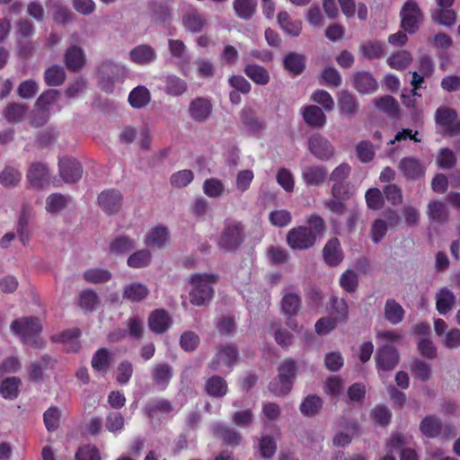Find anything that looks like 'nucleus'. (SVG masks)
Instances as JSON below:
<instances>
[{
	"mask_svg": "<svg viewBox=\"0 0 460 460\" xmlns=\"http://www.w3.org/2000/svg\"><path fill=\"white\" fill-rule=\"evenodd\" d=\"M10 328L13 333L20 336L23 343L38 349L43 347L44 342L39 337L42 331L39 318L29 316L16 319L12 323Z\"/></svg>",
	"mask_w": 460,
	"mask_h": 460,
	"instance_id": "nucleus-1",
	"label": "nucleus"
},
{
	"mask_svg": "<svg viewBox=\"0 0 460 460\" xmlns=\"http://www.w3.org/2000/svg\"><path fill=\"white\" fill-rule=\"evenodd\" d=\"M218 276L215 274H194L190 278L192 289L190 291V301L196 306H202L210 302L214 295L212 283L217 282Z\"/></svg>",
	"mask_w": 460,
	"mask_h": 460,
	"instance_id": "nucleus-2",
	"label": "nucleus"
},
{
	"mask_svg": "<svg viewBox=\"0 0 460 460\" xmlns=\"http://www.w3.org/2000/svg\"><path fill=\"white\" fill-rule=\"evenodd\" d=\"M244 226L239 221H229L225 224L218 239L217 245L224 252L236 251L244 242Z\"/></svg>",
	"mask_w": 460,
	"mask_h": 460,
	"instance_id": "nucleus-3",
	"label": "nucleus"
},
{
	"mask_svg": "<svg viewBox=\"0 0 460 460\" xmlns=\"http://www.w3.org/2000/svg\"><path fill=\"white\" fill-rule=\"evenodd\" d=\"M420 430L427 438L449 439L456 435L455 428L449 423L443 424L437 415L425 416L420 422Z\"/></svg>",
	"mask_w": 460,
	"mask_h": 460,
	"instance_id": "nucleus-4",
	"label": "nucleus"
},
{
	"mask_svg": "<svg viewBox=\"0 0 460 460\" xmlns=\"http://www.w3.org/2000/svg\"><path fill=\"white\" fill-rule=\"evenodd\" d=\"M401 28L410 34L415 33L423 22L424 15L414 0H407L400 12Z\"/></svg>",
	"mask_w": 460,
	"mask_h": 460,
	"instance_id": "nucleus-5",
	"label": "nucleus"
},
{
	"mask_svg": "<svg viewBox=\"0 0 460 460\" xmlns=\"http://www.w3.org/2000/svg\"><path fill=\"white\" fill-rule=\"evenodd\" d=\"M287 243L292 250L305 251L316 243V239L305 226L291 228L287 234Z\"/></svg>",
	"mask_w": 460,
	"mask_h": 460,
	"instance_id": "nucleus-6",
	"label": "nucleus"
},
{
	"mask_svg": "<svg viewBox=\"0 0 460 460\" xmlns=\"http://www.w3.org/2000/svg\"><path fill=\"white\" fill-rule=\"evenodd\" d=\"M26 180L29 186L35 190H42L50 181V172L46 164L32 163L26 172Z\"/></svg>",
	"mask_w": 460,
	"mask_h": 460,
	"instance_id": "nucleus-7",
	"label": "nucleus"
},
{
	"mask_svg": "<svg viewBox=\"0 0 460 460\" xmlns=\"http://www.w3.org/2000/svg\"><path fill=\"white\" fill-rule=\"evenodd\" d=\"M308 149L312 155L322 161L332 159L335 154L334 146L321 134H314L309 137Z\"/></svg>",
	"mask_w": 460,
	"mask_h": 460,
	"instance_id": "nucleus-8",
	"label": "nucleus"
},
{
	"mask_svg": "<svg viewBox=\"0 0 460 460\" xmlns=\"http://www.w3.org/2000/svg\"><path fill=\"white\" fill-rule=\"evenodd\" d=\"M238 355V349L234 344L220 346L208 367L214 371L218 370L221 366L231 367L237 360Z\"/></svg>",
	"mask_w": 460,
	"mask_h": 460,
	"instance_id": "nucleus-9",
	"label": "nucleus"
},
{
	"mask_svg": "<svg viewBox=\"0 0 460 460\" xmlns=\"http://www.w3.org/2000/svg\"><path fill=\"white\" fill-rule=\"evenodd\" d=\"M376 361L378 371H391L399 362L398 351L394 346H382L376 351Z\"/></svg>",
	"mask_w": 460,
	"mask_h": 460,
	"instance_id": "nucleus-10",
	"label": "nucleus"
},
{
	"mask_svg": "<svg viewBox=\"0 0 460 460\" xmlns=\"http://www.w3.org/2000/svg\"><path fill=\"white\" fill-rule=\"evenodd\" d=\"M59 174L66 183L78 181L83 175V166L75 159L63 158L58 163Z\"/></svg>",
	"mask_w": 460,
	"mask_h": 460,
	"instance_id": "nucleus-11",
	"label": "nucleus"
},
{
	"mask_svg": "<svg viewBox=\"0 0 460 460\" xmlns=\"http://www.w3.org/2000/svg\"><path fill=\"white\" fill-rule=\"evenodd\" d=\"M122 202L120 191L111 189L101 192L98 196V204L108 215L116 214L119 211Z\"/></svg>",
	"mask_w": 460,
	"mask_h": 460,
	"instance_id": "nucleus-12",
	"label": "nucleus"
},
{
	"mask_svg": "<svg viewBox=\"0 0 460 460\" xmlns=\"http://www.w3.org/2000/svg\"><path fill=\"white\" fill-rule=\"evenodd\" d=\"M398 169L408 180L416 181L425 174V167L421 162L412 156L403 157L398 163Z\"/></svg>",
	"mask_w": 460,
	"mask_h": 460,
	"instance_id": "nucleus-13",
	"label": "nucleus"
},
{
	"mask_svg": "<svg viewBox=\"0 0 460 460\" xmlns=\"http://www.w3.org/2000/svg\"><path fill=\"white\" fill-rule=\"evenodd\" d=\"M190 117L196 122H204L211 115L212 104L208 98L197 97L189 105Z\"/></svg>",
	"mask_w": 460,
	"mask_h": 460,
	"instance_id": "nucleus-14",
	"label": "nucleus"
},
{
	"mask_svg": "<svg viewBox=\"0 0 460 460\" xmlns=\"http://www.w3.org/2000/svg\"><path fill=\"white\" fill-rule=\"evenodd\" d=\"M328 171L323 165H306L302 168V180L306 186L318 187L324 183Z\"/></svg>",
	"mask_w": 460,
	"mask_h": 460,
	"instance_id": "nucleus-15",
	"label": "nucleus"
},
{
	"mask_svg": "<svg viewBox=\"0 0 460 460\" xmlns=\"http://www.w3.org/2000/svg\"><path fill=\"white\" fill-rule=\"evenodd\" d=\"M351 84L362 94H371L376 91L378 84L371 73L367 71L356 72L352 75Z\"/></svg>",
	"mask_w": 460,
	"mask_h": 460,
	"instance_id": "nucleus-16",
	"label": "nucleus"
},
{
	"mask_svg": "<svg viewBox=\"0 0 460 460\" xmlns=\"http://www.w3.org/2000/svg\"><path fill=\"white\" fill-rule=\"evenodd\" d=\"M426 214L431 223L445 224L449 218V208L444 201L434 199L428 202Z\"/></svg>",
	"mask_w": 460,
	"mask_h": 460,
	"instance_id": "nucleus-17",
	"label": "nucleus"
},
{
	"mask_svg": "<svg viewBox=\"0 0 460 460\" xmlns=\"http://www.w3.org/2000/svg\"><path fill=\"white\" fill-rule=\"evenodd\" d=\"M324 262L330 267H336L343 261V252L338 238L330 239L323 249Z\"/></svg>",
	"mask_w": 460,
	"mask_h": 460,
	"instance_id": "nucleus-18",
	"label": "nucleus"
},
{
	"mask_svg": "<svg viewBox=\"0 0 460 460\" xmlns=\"http://www.w3.org/2000/svg\"><path fill=\"white\" fill-rule=\"evenodd\" d=\"M66 66L74 72L80 71L86 63V57L84 49L78 46H70L64 54Z\"/></svg>",
	"mask_w": 460,
	"mask_h": 460,
	"instance_id": "nucleus-19",
	"label": "nucleus"
},
{
	"mask_svg": "<svg viewBox=\"0 0 460 460\" xmlns=\"http://www.w3.org/2000/svg\"><path fill=\"white\" fill-rule=\"evenodd\" d=\"M157 58L155 49L148 44H140L129 52V58L139 66H146L154 62Z\"/></svg>",
	"mask_w": 460,
	"mask_h": 460,
	"instance_id": "nucleus-20",
	"label": "nucleus"
},
{
	"mask_svg": "<svg viewBox=\"0 0 460 460\" xmlns=\"http://www.w3.org/2000/svg\"><path fill=\"white\" fill-rule=\"evenodd\" d=\"M172 325V319L164 309L153 311L148 317L149 329L155 333L165 332Z\"/></svg>",
	"mask_w": 460,
	"mask_h": 460,
	"instance_id": "nucleus-21",
	"label": "nucleus"
},
{
	"mask_svg": "<svg viewBox=\"0 0 460 460\" xmlns=\"http://www.w3.org/2000/svg\"><path fill=\"white\" fill-rule=\"evenodd\" d=\"M182 25L187 31L200 32L207 25V20L196 9H190L182 15Z\"/></svg>",
	"mask_w": 460,
	"mask_h": 460,
	"instance_id": "nucleus-22",
	"label": "nucleus"
},
{
	"mask_svg": "<svg viewBox=\"0 0 460 460\" xmlns=\"http://www.w3.org/2000/svg\"><path fill=\"white\" fill-rule=\"evenodd\" d=\"M305 122L311 128H322L326 124V116L323 111L316 105L305 106L302 109Z\"/></svg>",
	"mask_w": 460,
	"mask_h": 460,
	"instance_id": "nucleus-23",
	"label": "nucleus"
},
{
	"mask_svg": "<svg viewBox=\"0 0 460 460\" xmlns=\"http://www.w3.org/2000/svg\"><path fill=\"white\" fill-rule=\"evenodd\" d=\"M148 294L149 289L145 284L135 281L123 287L122 298L131 303H139L146 299Z\"/></svg>",
	"mask_w": 460,
	"mask_h": 460,
	"instance_id": "nucleus-24",
	"label": "nucleus"
},
{
	"mask_svg": "<svg viewBox=\"0 0 460 460\" xmlns=\"http://www.w3.org/2000/svg\"><path fill=\"white\" fill-rule=\"evenodd\" d=\"M170 233L165 226H156L145 236L144 243L150 248H162L169 243Z\"/></svg>",
	"mask_w": 460,
	"mask_h": 460,
	"instance_id": "nucleus-25",
	"label": "nucleus"
},
{
	"mask_svg": "<svg viewBox=\"0 0 460 460\" xmlns=\"http://www.w3.org/2000/svg\"><path fill=\"white\" fill-rule=\"evenodd\" d=\"M277 22L281 30L291 37H298L302 31V22L291 19L287 11H280L278 13Z\"/></svg>",
	"mask_w": 460,
	"mask_h": 460,
	"instance_id": "nucleus-26",
	"label": "nucleus"
},
{
	"mask_svg": "<svg viewBox=\"0 0 460 460\" xmlns=\"http://www.w3.org/2000/svg\"><path fill=\"white\" fill-rule=\"evenodd\" d=\"M340 111L345 117H354L359 109L356 97L348 91H342L338 97Z\"/></svg>",
	"mask_w": 460,
	"mask_h": 460,
	"instance_id": "nucleus-27",
	"label": "nucleus"
},
{
	"mask_svg": "<svg viewBox=\"0 0 460 460\" xmlns=\"http://www.w3.org/2000/svg\"><path fill=\"white\" fill-rule=\"evenodd\" d=\"M173 411V406L166 399L154 398L149 400L144 407L145 413L153 419L158 414H168Z\"/></svg>",
	"mask_w": 460,
	"mask_h": 460,
	"instance_id": "nucleus-28",
	"label": "nucleus"
},
{
	"mask_svg": "<svg viewBox=\"0 0 460 460\" xmlns=\"http://www.w3.org/2000/svg\"><path fill=\"white\" fill-rule=\"evenodd\" d=\"M55 360L48 355L42 356L39 360L31 363L29 368V376L31 380L40 381L44 377V373L54 367Z\"/></svg>",
	"mask_w": 460,
	"mask_h": 460,
	"instance_id": "nucleus-29",
	"label": "nucleus"
},
{
	"mask_svg": "<svg viewBox=\"0 0 460 460\" xmlns=\"http://www.w3.org/2000/svg\"><path fill=\"white\" fill-rule=\"evenodd\" d=\"M173 375L172 367L167 363H160L155 366L152 371V379L156 386L165 389Z\"/></svg>",
	"mask_w": 460,
	"mask_h": 460,
	"instance_id": "nucleus-30",
	"label": "nucleus"
},
{
	"mask_svg": "<svg viewBox=\"0 0 460 460\" xmlns=\"http://www.w3.org/2000/svg\"><path fill=\"white\" fill-rule=\"evenodd\" d=\"M166 94L178 97L183 95L188 90L187 82L175 75H168L164 79Z\"/></svg>",
	"mask_w": 460,
	"mask_h": 460,
	"instance_id": "nucleus-31",
	"label": "nucleus"
},
{
	"mask_svg": "<svg viewBox=\"0 0 460 460\" xmlns=\"http://www.w3.org/2000/svg\"><path fill=\"white\" fill-rule=\"evenodd\" d=\"M284 68L293 75L302 74L305 67V57L296 52H288L283 59Z\"/></svg>",
	"mask_w": 460,
	"mask_h": 460,
	"instance_id": "nucleus-32",
	"label": "nucleus"
},
{
	"mask_svg": "<svg viewBox=\"0 0 460 460\" xmlns=\"http://www.w3.org/2000/svg\"><path fill=\"white\" fill-rule=\"evenodd\" d=\"M258 0H234L233 8L235 15L243 21H249L255 14Z\"/></svg>",
	"mask_w": 460,
	"mask_h": 460,
	"instance_id": "nucleus-33",
	"label": "nucleus"
},
{
	"mask_svg": "<svg viewBox=\"0 0 460 460\" xmlns=\"http://www.w3.org/2000/svg\"><path fill=\"white\" fill-rule=\"evenodd\" d=\"M456 304V296L447 288H440L436 294V308L440 314H447Z\"/></svg>",
	"mask_w": 460,
	"mask_h": 460,
	"instance_id": "nucleus-34",
	"label": "nucleus"
},
{
	"mask_svg": "<svg viewBox=\"0 0 460 460\" xmlns=\"http://www.w3.org/2000/svg\"><path fill=\"white\" fill-rule=\"evenodd\" d=\"M404 314V309L396 300L389 298L385 301L384 315L390 323L394 325L400 323Z\"/></svg>",
	"mask_w": 460,
	"mask_h": 460,
	"instance_id": "nucleus-35",
	"label": "nucleus"
},
{
	"mask_svg": "<svg viewBox=\"0 0 460 460\" xmlns=\"http://www.w3.org/2000/svg\"><path fill=\"white\" fill-rule=\"evenodd\" d=\"M80 336V330L77 328L68 329L63 331L53 339L56 341L64 343L66 349L68 351L76 352L80 349V343L78 338Z\"/></svg>",
	"mask_w": 460,
	"mask_h": 460,
	"instance_id": "nucleus-36",
	"label": "nucleus"
},
{
	"mask_svg": "<svg viewBox=\"0 0 460 460\" xmlns=\"http://www.w3.org/2000/svg\"><path fill=\"white\" fill-rule=\"evenodd\" d=\"M22 180L19 168L7 164L0 172V184L4 188H14Z\"/></svg>",
	"mask_w": 460,
	"mask_h": 460,
	"instance_id": "nucleus-37",
	"label": "nucleus"
},
{
	"mask_svg": "<svg viewBox=\"0 0 460 460\" xmlns=\"http://www.w3.org/2000/svg\"><path fill=\"white\" fill-rule=\"evenodd\" d=\"M244 74L256 84L266 85L270 80V76L266 68L255 64L246 65Z\"/></svg>",
	"mask_w": 460,
	"mask_h": 460,
	"instance_id": "nucleus-38",
	"label": "nucleus"
},
{
	"mask_svg": "<svg viewBox=\"0 0 460 460\" xmlns=\"http://www.w3.org/2000/svg\"><path fill=\"white\" fill-rule=\"evenodd\" d=\"M152 262V253L147 249H140L131 253L127 265L132 269H143L148 267Z\"/></svg>",
	"mask_w": 460,
	"mask_h": 460,
	"instance_id": "nucleus-39",
	"label": "nucleus"
},
{
	"mask_svg": "<svg viewBox=\"0 0 460 460\" xmlns=\"http://www.w3.org/2000/svg\"><path fill=\"white\" fill-rule=\"evenodd\" d=\"M205 390L208 395L219 398L226 394L228 388L223 377L213 376L207 380Z\"/></svg>",
	"mask_w": 460,
	"mask_h": 460,
	"instance_id": "nucleus-40",
	"label": "nucleus"
},
{
	"mask_svg": "<svg viewBox=\"0 0 460 460\" xmlns=\"http://www.w3.org/2000/svg\"><path fill=\"white\" fill-rule=\"evenodd\" d=\"M301 307V298L295 293H288L281 300V310L286 316H296Z\"/></svg>",
	"mask_w": 460,
	"mask_h": 460,
	"instance_id": "nucleus-41",
	"label": "nucleus"
},
{
	"mask_svg": "<svg viewBox=\"0 0 460 460\" xmlns=\"http://www.w3.org/2000/svg\"><path fill=\"white\" fill-rule=\"evenodd\" d=\"M214 432L226 444L232 447L238 446L242 441V436L239 432L223 425L214 426Z\"/></svg>",
	"mask_w": 460,
	"mask_h": 460,
	"instance_id": "nucleus-42",
	"label": "nucleus"
},
{
	"mask_svg": "<svg viewBox=\"0 0 460 460\" xmlns=\"http://www.w3.org/2000/svg\"><path fill=\"white\" fill-rule=\"evenodd\" d=\"M135 247V240L126 235L119 236L110 243L111 252L116 255H124L134 250Z\"/></svg>",
	"mask_w": 460,
	"mask_h": 460,
	"instance_id": "nucleus-43",
	"label": "nucleus"
},
{
	"mask_svg": "<svg viewBox=\"0 0 460 460\" xmlns=\"http://www.w3.org/2000/svg\"><path fill=\"white\" fill-rule=\"evenodd\" d=\"M128 102L135 109L146 107L150 102V93L145 86H137L130 92Z\"/></svg>",
	"mask_w": 460,
	"mask_h": 460,
	"instance_id": "nucleus-44",
	"label": "nucleus"
},
{
	"mask_svg": "<svg viewBox=\"0 0 460 460\" xmlns=\"http://www.w3.org/2000/svg\"><path fill=\"white\" fill-rule=\"evenodd\" d=\"M66 78V71L62 66H52L45 70L44 80L49 86L61 85Z\"/></svg>",
	"mask_w": 460,
	"mask_h": 460,
	"instance_id": "nucleus-45",
	"label": "nucleus"
},
{
	"mask_svg": "<svg viewBox=\"0 0 460 460\" xmlns=\"http://www.w3.org/2000/svg\"><path fill=\"white\" fill-rule=\"evenodd\" d=\"M28 112V107L22 103H11L4 111V118L10 122L22 121Z\"/></svg>",
	"mask_w": 460,
	"mask_h": 460,
	"instance_id": "nucleus-46",
	"label": "nucleus"
},
{
	"mask_svg": "<svg viewBox=\"0 0 460 460\" xmlns=\"http://www.w3.org/2000/svg\"><path fill=\"white\" fill-rule=\"evenodd\" d=\"M386 61L392 68L403 70L411 63L412 56L407 50H401L389 56Z\"/></svg>",
	"mask_w": 460,
	"mask_h": 460,
	"instance_id": "nucleus-47",
	"label": "nucleus"
},
{
	"mask_svg": "<svg viewBox=\"0 0 460 460\" xmlns=\"http://www.w3.org/2000/svg\"><path fill=\"white\" fill-rule=\"evenodd\" d=\"M358 432V425L357 422H351L346 427V431H341L336 434L332 439L335 447H346L350 444L353 437Z\"/></svg>",
	"mask_w": 460,
	"mask_h": 460,
	"instance_id": "nucleus-48",
	"label": "nucleus"
},
{
	"mask_svg": "<svg viewBox=\"0 0 460 460\" xmlns=\"http://www.w3.org/2000/svg\"><path fill=\"white\" fill-rule=\"evenodd\" d=\"M84 279L92 284L106 283L111 280V273L110 270L101 268H93L84 272Z\"/></svg>",
	"mask_w": 460,
	"mask_h": 460,
	"instance_id": "nucleus-49",
	"label": "nucleus"
},
{
	"mask_svg": "<svg viewBox=\"0 0 460 460\" xmlns=\"http://www.w3.org/2000/svg\"><path fill=\"white\" fill-rule=\"evenodd\" d=\"M203 192L209 198H220L225 192V185L217 178H209L203 182Z\"/></svg>",
	"mask_w": 460,
	"mask_h": 460,
	"instance_id": "nucleus-50",
	"label": "nucleus"
},
{
	"mask_svg": "<svg viewBox=\"0 0 460 460\" xmlns=\"http://www.w3.org/2000/svg\"><path fill=\"white\" fill-rule=\"evenodd\" d=\"M69 201V198L61 193H53L46 199V210L49 213H56L64 209Z\"/></svg>",
	"mask_w": 460,
	"mask_h": 460,
	"instance_id": "nucleus-51",
	"label": "nucleus"
},
{
	"mask_svg": "<svg viewBox=\"0 0 460 460\" xmlns=\"http://www.w3.org/2000/svg\"><path fill=\"white\" fill-rule=\"evenodd\" d=\"M21 384L19 377L5 378L0 385V394L5 399H14L18 395V388Z\"/></svg>",
	"mask_w": 460,
	"mask_h": 460,
	"instance_id": "nucleus-52",
	"label": "nucleus"
},
{
	"mask_svg": "<svg viewBox=\"0 0 460 460\" xmlns=\"http://www.w3.org/2000/svg\"><path fill=\"white\" fill-rule=\"evenodd\" d=\"M323 406L322 399L317 395H308L300 404V411L305 416H314Z\"/></svg>",
	"mask_w": 460,
	"mask_h": 460,
	"instance_id": "nucleus-53",
	"label": "nucleus"
},
{
	"mask_svg": "<svg viewBox=\"0 0 460 460\" xmlns=\"http://www.w3.org/2000/svg\"><path fill=\"white\" fill-rule=\"evenodd\" d=\"M293 384L287 378L282 377L279 373L269 385L270 391L277 396L286 395L292 389Z\"/></svg>",
	"mask_w": 460,
	"mask_h": 460,
	"instance_id": "nucleus-54",
	"label": "nucleus"
},
{
	"mask_svg": "<svg viewBox=\"0 0 460 460\" xmlns=\"http://www.w3.org/2000/svg\"><path fill=\"white\" fill-rule=\"evenodd\" d=\"M92 367L95 371L106 372L110 367V352L105 348L99 349L92 358Z\"/></svg>",
	"mask_w": 460,
	"mask_h": 460,
	"instance_id": "nucleus-55",
	"label": "nucleus"
},
{
	"mask_svg": "<svg viewBox=\"0 0 460 460\" xmlns=\"http://www.w3.org/2000/svg\"><path fill=\"white\" fill-rule=\"evenodd\" d=\"M456 18V13L451 8H437L432 13V19L435 22L448 27L455 23Z\"/></svg>",
	"mask_w": 460,
	"mask_h": 460,
	"instance_id": "nucleus-56",
	"label": "nucleus"
},
{
	"mask_svg": "<svg viewBox=\"0 0 460 460\" xmlns=\"http://www.w3.org/2000/svg\"><path fill=\"white\" fill-rule=\"evenodd\" d=\"M119 71L120 67L118 65L112 62H105L99 67L98 74L102 83L107 81L108 83L112 84L119 76Z\"/></svg>",
	"mask_w": 460,
	"mask_h": 460,
	"instance_id": "nucleus-57",
	"label": "nucleus"
},
{
	"mask_svg": "<svg viewBox=\"0 0 460 460\" xmlns=\"http://www.w3.org/2000/svg\"><path fill=\"white\" fill-rule=\"evenodd\" d=\"M332 309L333 318L338 323H346L349 319V306L343 298L332 297Z\"/></svg>",
	"mask_w": 460,
	"mask_h": 460,
	"instance_id": "nucleus-58",
	"label": "nucleus"
},
{
	"mask_svg": "<svg viewBox=\"0 0 460 460\" xmlns=\"http://www.w3.org/2000/svg\"><path fill=\"white\" fill-rule=\"evenodd\" d=\"M457 119V113L447 107H439L436 111V123L446 129Z\"/></svg>",
	"mask_w": 460,
	"mask_h": 460,
	"instance_id": "nucleus-59",
	"label": "nucleus"
},
{
	"mask_svg": "<svg viewBox=\"0 0 460 460\" xmlns=\"http://www.w3.org/2000/svg\"><path fill=\"white\" fill-rule=\"evenodd\" d=\"M355 151L358 160L364 164L371 162L376 154L374 146L367 140L358 142L356 145Z\"/></svg>",
	"mask_w": 460,
	"mask_h": 460,
	"instance_id": "nucleus-60",
	"label": "nucleus"
},
{
	"mask_svg": "<svg viewBox=\"0 0 460 460\" xmlns=\"http://www.w3.org/2000/svg\"><path fill=\"white\" fill-rule=\"evenodd\" d=\"M374 102L378 110L387 113L389 116H394L398 112V103L391 95H385L375 99Z\"/></svg>",
	"mask_w": 460,
	"mask_h": 460,
	"instance_id": "nucleus-61",
	"label": "nucleus"
},
{
	"mask_svg": "<svg viewBox=\"0 0 460 460\" xmlns=\"http://www.w3.org/2000/svg\"><path fill=\"white\" fill-rule=\"evenodd\" d=\"M168 49L171 56L180 62H189L187 48L181 40H169Z\"/></svg>",
	"mask_w": 460,
	"mask_h": 460,
	"instance_id": "nucleus-62",
	"label": "nucleus"
},
{
	"mask_svg": "<svg viewBox=\"0 0 460 460\" xmlns=\"http://www.w3.org/2000/svg\"><path fill=\"white\" fill-rule=\"evenodd\" d=\"M365 198L367 205L370 209L379 210L384 206V194L377 188L368 189L366 191Z\"/></svg>",
	"mask_w": 460,
	"mask_h": 460,
	"instance_id": "nucleus-63",
	"label": "nucleus"
},
{
	"mask_svg": "<svg viewBox=\"0 0 460 460\" xmlns=\"http://www.w3.org/2000/svg\"><path fill=\"white\" fill-rule=\"evenodd\" d=\"M99 304L98 295L91 289H85L81 292L79 297L80 306L87 311H94Z\"/></svg>",
	"mask_w": 460,
	"mask_h": 460,
	"instance_id": "nucleus-64",
	"label": "nucleus"
}]
</instances>
